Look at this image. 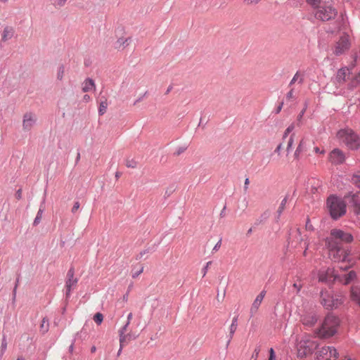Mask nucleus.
<instances>
[{"label": "nucleus", "mask_w": 360, "mask_h": 360, "mask_svg": "<svg viewBox=\"0 0 360 360\" xmlns=\"http://www.w3.org/2000/svg\"><path fill=\"white\" fill-rule=\"evenodd\" d=\"M340 324L338 317L333 314L327 315L321 327L316 330V333L320 338H330L335 335Z\"/></svg>", "instance_id": "obj_1"}, {"label": "nucleus", "mask_w": 360, "mask_h": 360, "mask_svg": "<svg viewBox=\"0 0 360 360\" xmlns=\"http://www.w3.org/2000/svg\"><path fill=\"white\" fill-rule=\"evenodd\" d=\"M326 207L330 217L334 219L345 216L347 212V205L342 199L337 196H330L326 200Z\"/></svg>", "instance_id": "obj_2"}, {"label": "nucleus", "mask_w": 360, "mask_h": 360, "mask_svg": "<svg viewBox=\"0 0 360 360\" xmlns=\"http://www.w3.org/2000/svg\"><path fill=\"white\" fill-rule=\"evenodd\" d=\"M326 244L328 248V255L331 259L335 262H345L347 259L348 253L345 249L343 248L342 245L340 242L336 241L335 239H333L332 233L326 239Z\"/></svg>", "instance_id": "obj_3"}, {"label": "nucleus", "mask_w": 360, "mask_h": 360, "mask_svg": "<svg viewBox=\"0 0 360 360\" xmlns=\"http://www.w3.org/2000/svg\"><path fill=\"white\" fill-rule=\"evenodd\" d=\"M338 139L345 143L349 148L356 150L360 146V136L352 129L345 128L341 129L337 134Z\"/></svg>", "instance_id": "obj_4"}, {"label": "nucleus", "mask_w": 360, "mask_h": 360, "mask_svg": "<svg viewBox=\"0 0 360 360\" xmlns=\"http://www.w3.org/2000/svg\"><path fill=\"white\" fill-rule=\"evenodd\" d=\"M317 342L313 340L309 335H304L297 344V354L301 358L311 354L317 347Z\"/></svg>", "instance_id": "obj_5"}, {"label": "nucleus", "mask_w": 360, "mask_h": 360, "mask_svg": "<svg viewBox=\"0 0 360 360\" xmlns=\"http://www.w3.org/2000/svg\"><path fill=\"white\" fill-rule=\"evenodd\" d=\"M343 297L340 295H334L332 292L322 291L321 293V302L327 309L338 307L343 302Z\"/></svg>", "instance_id": "obj_6"}, {"label": "nucleus", "mask_w": 360, "mask_h": 360, "mask_svg": "<svg viewBox=\"0 0 360 360\" xmlns=\"http://www.w3.org/2000/svg\"><path fill=\"white\" fill-rule=\"evenodd\" d=\"M337 14V10L332 5H324L319 6L315 13V17L319 20L328 21L335 18Z\"/></svg>", "instance_id": "obj_7"}, {"label": "nucleus", "mask_w": 360, "mask_h": 360, "mask_svg": "<svg viewBox=\"0 0 360 360\" xmlns=\"http://www.w3.org/2000/svg\"><path fill=\"white\" fill-rule=\"evenodd\" d=\"M315 355V360H336L338 358L339 353L335 347L325 345L318 349Z\"/></svg>", "instance_id": "obj_8"}, {"label": "nucleus", "mask_w": 360, "mask_h": 360, "mask_svg": "<svg viewBox=\"0 0 360 360\" xmlns=\"http://www.w3.org/2000/svg\"><path fill=\"white\" fill-rule=\"evenodd\" d=\"M350 45L351 42L349 35L343 34L340 37L338 41L335 44L333 53L337 56L342 55V53H344L347 49H349Z\"/></svg>", "instance_id": "obj_9"}, {"label": "nucleus", "mask_w": 360, "mask_h": 360, "mask_svg": "<svg viewBox=\"0 0 360 360\" xmlns=\"http://www.w3.org/2000/svg\"><path fill=\"white\" fill-rule=\"evenodd\" d=\"M333 238H335L338 242L351 243L354 240V237L351 233H346L342 229H334L330 231Z\"/></svg>", "instance_id": "obj_10"}, {"label": "nucleus", "mask_w": 360, "mask_h": 360, "mask_svg": "<svg viewBox=\"0 0 360 360\" xmlns=\"http://www.w3.org/2000/svg\"><path fill=\"white\" fill-rule=\"evenodd\" d=\"M336 278H338V276H336L333 268L322 269L320 270L319 273V281H327L328 283H330V281H335Z\"/></svg>", "instance_id": "obj_11"}, {"label": "nucleus", "mask_w": 360, "mask_h": 360, "mask_svg": "<svg viewBox=\"0 0 360 360\" xmlns=\"http://www.w3.org/2000/svg\"><path fill=\"white\" fill-rule=\"evenodd\" d=\"M36 122V117L31 112H27L23 116L22 129L24 131H28L32 129Z\"/></svg>", "instance_id": "obj_12"}, {"label": "nucleus", "mask_w": 360, "mask_h": 360, "mask_svg": "<svg viewBox=\"0 0 360 360\" xmlns=\"http://www.w3.org/2000/svg\"><path fill=\"white\" fill-rule=\"evenodd\" d=\"M77 283V279L74 277V271L72 270H70L68 273V280L65 283L67 297L70 295L72 290L76 287Z\"/></svg>", "instance_id": "obj_13"}, {"label": "nucleus", "mask_w": 360, "mask_h": 360, "mask_svg": "<svg viewBox=\"0 0 360 360\" xmlns=\"http://www.w3.org/2000/svg\"><path fill=\"white\" fill-rule=\"evenodd\" d=\"M330 160L331 162L339 165V163L344 162L345 154L340 149H334L330 153Z\"/></svg>", "instance_id": "obj_14"}, {"label": "nucleus", "mask_w": 360, "mask_h": 360, "mask_svg": "<svg viewBox=\"0 0 360 360\" xmlns=\"http://www.w3.org/2000/svg\"><path fill=\"white\" fill-rule=\"evenodd\" d=\"M266 291L262 290L259 294L257 295V297L254 300L251 307H250V313L255 314L257 313L259 307H260L264 297H265Z\"/></svg>", "instance_id": "obj_15"}, {"label": "nucleus", "mask_w": 360, "mask_h": 360, "mask_svg": "<svg viewBox=\"0 0 360 360\" xmlns=\"http://www.w3.org/2000/svg\"><path fill=\"white\" fill-rule=\"evenodd\" d=\"M301 322L304 326H313L317 322V316L315 314H306L301 318Z\"/></svg>", "instance_id": "obj_16"}, {"label": "nucleus", "mask_w": 360, "mask_h": 360, "mask_svg": "<svg viewBox=\"0 0 360 360\" xmlns=\"http://www.w3.org/2000/svg\"><path fill=\"white\" fill-rule=\"evenodd\" d=\"M15 30L13 27L10 26H6L4 27L2 34H1V40L3 41H6L11 39L14 35Z\"/></svg>", "instance_id": "obj_17"}, {"label": "nucleus", "mask_w": 360, "mask_h": 360, "mask_svg": "<svg viewBox=\"0 0 360 360\" xmlns=\"http://www.w3.org/2000/svg\"><path fill=\"white\" fill-rule=\"evenodd\" d=\"M351 299L360 307V287H352L351 289Z\"/></svg>", "instance_id": "obj_18"}, {"label": "nucleus", "mask_w": 360, "mask_h": 360, "mask_svg": "<svg viewBox=\"0 0 360 360\" xmlns=\"http://www.w3.org/2000/svg\"><path fill=\"white\" fill-rule=\"evenodd\" d=\"M130 39L129 37H120L116 41L115 47L117 49H124L129 45Z\"/></svg>", "instance_id": "obj_19"}, {"label": "nucleus", "mask_w": 360, "mask_h": 360, "mask_svg": "<svg viewBox=\"0 0 360 360\" xmlns=\"http://www.w3.org/2000/svg\"><path fill=\"white\" fill-rule=\"evenodd\" d=\"M96 88L94 82L91 79H86L82 84V91L84 92H88L94 90Z\"/></svg>", "instance_id": "obj_20"}, {"label": "nucleus", "mask_w": 360, "mask_h": 360, "mask_svg": "<svg viewBox=\"0 0 360 360\" xmlns=\"http://www.w3.org/2000/svg\"><path fill=\"white\" fill-rule=\"evenodd\" d=\"M176 186L175 184H170L168 186H165L163 191V198L167 199V198L170 197L171 195L175 191Z\"/></svg>", "instance_id": "obj_21"}, {"label": "nucleus", "mask_w": 360, "mask_h": 360, "mask_svg": "<svg viewBox=\"0 0 360 360\" xmlns=\"http://www.w3.org/2000/svg\"><path fill=\"white\" fill-rule=\"evenodd\" d=\"M349 73V70L347 68H341L337 73V79L338 81H345Z\"/></svg>", "instance_id": "obj_22"}, {"label": "nucleus", "mask_w": 360, "mask_h": 360, "mask_svg": "<svg viewBox=\"0 0 360 360\" xmlns=\"http://www.w3.org/2000/svg\"><path fill=\"white\" fill-rule=\"evenodd\" d=\"M352 181L353 184L360 188V172H356L352 176Z\"/></svg>", "instance_id": "obj_23"}, {"label": "nucleus", "mask_w": 360, "mask_h": 360, "mask_svg": "<svg viewBox=\"0 0 360 360\" xmlns=\"http://www.w3.org/2000/svg\"><path fill=\"white\" fill-rule=\"evenodd\" d=\"M125 165L128 168H136L138 165V162L134 158H127L125 160Z\"/></svg>", "instance_id": "obj_24"}, {"label": "nucleus", "mask_w": 360, "mask_h": 360, "mask_svg": "<svg viewBox=\"0 0 360 360\" xmlns=\"http://www.w3.org/2000/svg\"><path fill=\"white\" fill-rule=\"evenodd\" d=\"M296 81H299L300 83H303L304 82L303 76L299 72H297L295 75H294L292 79L290 82V85H292V84L295 83Z\"/></svg>", "instance_id": "obj_25"}, {"label": "nucleus", "mask_w": 360, "mask_h": 360, "mask_svg": "<svg viewBox=\"0 0 360 360\" xmlns=\"http://www.w3.org/2000/svg\"><path fill=\"white\" fill-rule=\"evenodd\" d=\"M126 330H127L126 326H124L120 330V351L122 349L123 344H124V342L126 340V335H124Z\"/></svg>", "instance_id": "obj_26"}, {"label": "nucleus", "mask_w": 360, "mask_h": 360, "mask_svg": "<svg viewBox=\"0 0 360 360\" xmlns=\"http://www.w3.org/2000/svg\"><path fill=\"white\" fill-rule=\"evenodd\" d=\"M356 274L354 271H350L348 274L346 275L345 278V284L347 285V283H349L352 279L355 278Z\"/></svg>", "instance_id": "obj_27"}, {"label": "nucleus", "mask_w": 360, "mask_h": 360, "mask_svg": "<svg viewBox=\"0 0 360 360\" xmlns=\"http://www.w3.org/2000/svg\"><path fill=\"white\" fill-rule=\"evenodd\" d=\"M306 2L309 4V6H312V8H316L317 10L320 6L321 0H306Z\"/></svg>", "instance_id": "obj_28"}, {"label": "nucleus", "mask_w": 360, "mask_h": 360, "mask_svg": "<svg viewBox=\"0 0 360 360\" xmlns=\"http://www.w3.org/2000/svg\"><path fill=\"white\" fill-rule=\"evenodd\" d=\"M304 139H301L298 146H297V148L295 153V158H298L300 154L301 153L302 150H303V146H304Z\"/></svg>", "instance_id": "obj_29"}, {"label": "nucleus", "mask_w": 360, "mask_h": 360, "mask_svg": "<svg viewBox=\"0 0 360 360\" xmlns=\"http://www.w3.org/2000/svg\"><path fill=\"white\" fill-rule=\"evenodd\" d=\"M68 0H51V4L56 7V8H60L63 7L66 1Z\"/></svg>", "instance_id": "obj_30"}, {"label": "nucleus", "mask_w": 360, "mask_h": 360, "mask_svg": "<svg viewBox=\"0 0 360 360\" xmlns=\"http://www.w3.org/2000/svg\"><path fill=\"white\" fill-rule=\"evenodd\" d=\"M360 83V74H356L354 76L352 77L350 85H352L353 87L354 86L358 85V84Z\"/></svg>", "instance_id": "obj_31"}, {"label": "nucleus", "mask_w": 360, "mask_h": 360, "mask_svg": "<svg viewBox=\"0 0 360 360\" xmlns=\"http://www.w3.org/2000/svg\"><path fill=\"white\" fill-rule=\"evenodd\" d=\"M237 321H238V319H236V317H234V319L232 321V323L230 326V333L231 335H233V334L234 333V332L236 331V330L237 328V326H238Z\"/></svg>", "instance_id": "obj_32"}, {"label": "nucleus", "mask_w": 360, "mask_h": 360, "mask_svg": "<svg viewBox=\"0 0 360 360\" xmlns=\"http://www.w3.org/2000/svg\"><path fill=\"white\" fill-rule=\"evenodd\" d=\"M107 107H108L107 101L105 100L104 101H102L100 103V106H99V113L101 115H103L106 111Z\"/></svg>", "instance_id": "obj_33"}, {"label": "nucleus", "mask_w": 360, "mask_h": 360, "mask_svg": "<svg viewBox=\"0 0 360 360\" xmlns=\"http://www.w3.org/2000/svg\"><path fill=\"white\" fill-rule=\"evenodd\" d=\"M103 320V316L101 313H96L94 316V321L97 324H101Z\"/></svg>", "instance_id": "obj_34"}, {"label": "nucleus", "mask_w": 360, "mask_h": 360, "mask_svg": "<svg viewBox=\"0 0 360 360\" xmlns=\"http://www.w3.org/2000/svg\"><path fill=\"white\" fill-rule=\"evenodd\" d=\"M295 129V124H290V125H289L288 127V128H286V129L285 130L284 133H283V139H285V137H287V136L288 134H290V132H292V131H293Z\"/></svg>", "instance_id": "obj_35"}, {"label": "nucleus", "mask_w": 360, "mask_h": 360, "mask_svg": "<svg viewBox=\"0 0 360 360\" xmlns=\"http://www.w3.org/2000/svg\"><path fill=\"white\" fill-rule=\"evenodd\" d=\"M64 68L63 66H60L57 72V79L59 80H62L63 76H64Z\"/></svg>", "instance_id": "obj_36"}, {"label": "nucleus", "mask_w": 360, "mask_h": 360, "mask_svg": "<svg viewBox=\"0 0 360 360\" xmlns=\"http://www.w3.org/2000/svg\"><path fill=\"white\" fill-rule=\"evenodd\" d=\"M286 202H287V200H286V198L283 199V200L281 201V204H280V207H278V212L279 213L283 212V210H284V209L285 208Z\"/></svg>", "instance_id": "obj_37"}, {"label": "nucleus", "mask_w": 360, "mask_h": 360, "mask_svg": "<svg viewBox=\"0 0 360 360\" xmlns=\"http://www.w3.org/2000/svg\"><path fill=\"white\" fill-rule=\"evenodd\" d=\"M269 358L267 360H276V356L274 352V349H272V347L270 348V349L269 351Z\"/></svg>", "instance_id": "obj_38"}, {"label": "nucleus", "mask_w": 360, "mask_h": 360, "mask_svg": "<svg viewBox=\"0 0 360 360\" xmlns=\"http://www.w3.org/2000/svg\"><path fill=\"white\" fill-rule=\"evenodd\" d=\"M294 137H295V134H292L290 135V139L288 140V146H287V150H290V149L293 146V143H294Z\"/></svg>", "instance_id": "obj_39"}, {"label": "nucleus", "mask_w": 360, "mask_h": 360, "mask_svg": "<svg viewBox=\"0 0 360 360\" xmlns=\"http://www.w3.org/2000/svg\"><path fill=\"white\" fill-rule=\"evenodd\" d=\"M210 264H212V262L211 261L207 262L206 265L202 269L201 271L202 274V276H205Z\"/></svg>", "instance_id": "obj_40"}, {"label": "nucleus", "mask_w": 360, "mask_h": 360, "mask_svg": "<svg viewBox=\"0 0 360 360\" xmlns=\"http://www.w3.org/2000/svg\"><path fill=\"white\" fill-rule=\"evenodd\" d=\"M286 98L288 99L290 101V99H293V98H295V94H294V91L293 89H290L287 95H286Z\"/></svg>", "instance_id": "obj_41"}, {"label": "nucleus", "mask_w": 360, "mask_h": 360, "mask_svg": "<svg viewBox=\"0 0 360 360\" xmlns=\"http://www.w3.org/2000/svg\"><path fill=\"white\" fill-rule=\"evenodd\" d=\"M186 150V147H179L176 149V150L175 151L174 154L175 155H180L181 154V153H184V150Z\"/></svg>", "instance_id": "obj_42"}, {"label": "nucleus", "mask_w": 360, "mask_h": 360, "mask_svg": "<svg viewBox=\"0 0 360 360\" xmlns=\"http://www.w3.org/2000/svg\"><path fill=\"white\" fill-rule=\"evenodd\" d=\"M6 347H7V343L6 342V340L5 338L3 339V341H2V344H1V353L4 354V351L6 350Z\"/></svg>", "instance_id": "obj_43"}, {"label": "nucleus", "mask_w": 360, "mask_h": 360, "mask_svg": "<svg viewBox=\"0 0 360 360\" xmlns=\"http://www.w3.org/2000/svg\"><path fill=\"white\" fill-rule=\"evenodd\" d=\"M79 208V202H75L72 208V212L74 213V212H77Z\"/></svg>", "instance_id": "obj_44"}, {"label": "nucleus", "mask_w": 360, "mask_h": 360, "mask_svg": "<svg viewBox=\"0 0 360 360\" xmlns=\"http://www.w3.org/2000/svg\"><path fill=\"white\" fill-rule=\"evenodd\" d=\"M221 245V240H219L217 244H215V245L212 248V250L213 251H217V250L219 249L220 246Z\"/></svg>", "instance_id": "obj_45"}, {"label": "nucleus", "mask_w": 360, "mask_h": 360, "mask_svg": "<svg viewBox=\"0 0 360 360\" xmlns=\"http://www.w3.org/2000/svg\"><path fill=\"white\" fill-rule=\"evenodd\" d=\"M260 0H245V4H258Z\"/></svg>", "instance_id": "obj_46"}, {"label": "nucleus", "mask_w": 360, "mask_h": 360, "mask_svg": "<svg viewBox=\"0 0 360 360\" xmlns=\"http://www.w3.org/2000/svg\"><path fill=\"white\" fill-rule=\"evenodd\" d=\"M354 59L355 62H357L358 60L360 61V49L359 50V51L357 53H354Z\"/></svg>", "instance_id": "obj_47"}, {"label": "nucleus", "mask_w": 360, "mask_h": 360, "mask_svg": "<svg viewBox=\"0 0 360 360\" xmlns=\"http://www.w3.org/2000/svg\"><path fill=\"white\" fill-rule=\"evenodd\" d=\"M293 287L296 290L297 292H300V290L302 288V285L301 284H297V283H294Z\"/></svg>", "instance_id": "obj_48"}, {"label": "nucleus", "mask_w": 360, "mask_h": 360, "mask_svg": "<svg viewBox=\"0 0 360 360\" xmlns=\"http://www.w3.org/2000/svg\"><path fill=\"white\" fill-rule=\"evenodd\" d=\"M143 271V267H141L139 270L133 273L132 276L134 278L138 276Z\"/></svg>", "instance_id": "obj_49"}, {"label": "nucleus", "mask_w": 360, "mask_h": 360, "mask_svg": "<svg viewBox=\"0 0 360 360\" xmlns=\"http://www.w3.org/2000/svg\"><path fill=\"white\" fill-rule=\"evenodd\" d=\"M305 112H306V109H302V110L299 114L298 120H302V118L303 117Z\"/></svg>", "instance_id": "obj_50"}, {"label": "nucleus", "mask_w": 360, "mask_h": 360, "mask_svg": "<svg viewBox=\"0 0 360 360\" xmlns=\"http://www.w3.org/2000/svg\"><path fill=\"white\" fill-rule=\"evenodd\" d=\"M132 319V314L131 313H129L128 316H127V323H126V325L124 326H126V328L127 327V326L129 324V322H130V320Z\"/></svg>", "instance_id": "obj_51"}, {"label": "nucleus", "mask_w": 360, "mask_h": 360, "mask_svg": "<svg viewBox=\"0 0 360 360\" xmlns=\"http://www.w3.org/2000/svg\"><path fill=\"white\" fill-rule=\"evenodd\" d=\"M249 184H250V179H246L245 180V189H248Z\"/></svg>", "instance_id": "obj_52"}, {"label": "nucleus", "mask_w": 360, "mask_h": 360, "mask_svg": "<svg viewBox=\"0 0 360 360\" xmlns=\"http://www.w3.org/2000/svg\"><path fill=\"white\" fill-rule=\"evenodd\" d=\"M83 100L85 102H89L91 100V98H90V96L89 95H84V97H83Z\"/></svg>", "instance_id": "obj_53"}, {"label": "nucleus", "mask_w": 360, "mask_h": 360, "mask_svg": "<svg viewBox=\"0 0 360 360\" xmlns=\"http://www.w3.org/2000/svg\"><path fill=\"white\" fill-rule=\"evenodd\" d=\"M314 151L315 153H324V151H321V150L319 147L314 148Z\"/></svg>", "instance_id": "obj_54"}, {"label": "nucleus", "mask_w": 360, "mask_h": 360, "mask_svg": "<svg viewBox=\"0 0 360 360\" xmlns=\"http://www.w3.org/2000/svg\"><path fill=\"white\" fill-rule=\"evenodd\" d=\"M41 212V210L39 211L37 216L36 219H34V224H37L38 222V221L39 220V214H40Z\"/></svg>", "instance_id": "obj_55"}, {"label": "nucleus", "mask_w": 360, "mask_h": 360, "mask_svg": "<svg viewBox=\"0 0 360 360\" xmlns=\"http://www.w3.org/2000/svg\"><path fill=\"white\" fill-rule=\"evenodd\" d=\"M21 193H22L21 189H19V190L17 191L16 195H17V198H21Z\"/></svg>", "instance_id": "obj_56"}, {"label": "nucleus", "mask_w": 360, "mask_h": 360, "mask_svg": "<svg viewBox=\"0 0 360 360\" xmlns=\"http://www.w3.org/2000/svg\"><path fill=\"white\" fill-rule=\"evenodd\" d=\"M281 146H282L281 143H279V145H278V146L276 148L275 151L276 152H279V150L281 148Z\"/></svg>", "instance_id": "obj_57"}, {"label": "nucleus", "mask_w": 360, "mask_h": 360, "mask_svg": "<svg viewBox=\"0 0 360 360\" xmlns=\"http://www.w3.org/2000/svg\"><path fill=\"white\" fill-rule=\"evenodd\" d=\"M282 107H283V103H281V104L279 105V107H278V108L277 111H278V112H280V111H281V108H282Z\"/></svg>", "instance_id": "obj_58"}, {"label": "nucleus", "mask_w": 360, "mask_h": 360, "mask_svg": "<svg viewBox=\"0 0 360 360\" xmlns=\"http://www.w3.org/2000/svg\"><path fill=\"white\" fill-rule=\"evenodd\" d=\"M307 248H306V250L304 251L303 255H304V256H306V255H307Z\"/></svg>", "instance_id": "obj_59"}, {"label": "nucleus", "mask_w": 360, "mask_h": 360, "mask_svg": "<svg viewBox=\"0 0 360 360\" xmlns=\"http://www.w3.org/2000/svg\"><path fill=\"white\" fill-rule=\"evenodd\" d=\"M340 268L341 269H347V266H340Z\"/></svg>", "instance_id": "obj_60"}, {"label": "nucleus", "mask_w": 360, "mask_h": 360, "mask_svg": "<svg viewBox=\"0 0 360 360\" xmlns=\"http://www.w3.org/2000/svg\"><path fill=\"white\" fill-rule=\"evenodd\" d=\"M95 350H96V347H92V348H91V352H95Z\"/></svg>", "instance_id": "obj_61"}, {"label": "nucleus", "mask_w": 360, "mask_h": 360, "mask_svg": "<svg viewBox=\"0 0 360 360\" xmlns=\"http://www.w3.org/2000/svg\"><path fill=\"white\" fill-rule=\"evenodd\" d=\"M259 351H257V349H255V354H256V355H257V354H259Z\"/></svg>", "instance_id": "obj_62"}, {"label": "nucleus", "mask_w": 360, "mask_h": 360, "mask_svg": "<svg viewBox=\"0 0 360 360\" xmlns=\"http://www.w3.org/2000/svg\"><path fill=\"white\" fill-rule=\"evenodd\" d=\"M17 360H25V359H23V358H18Z\"/></svg>", "instance_id": "obj_63"}, {"label": "nucleus", "mask_w": 360, "mask_h": 360, "mask_svg": "<svg viewBox=\"0 0 360 360\" xmlns=\"http://www.w3.org/2000/svg\"><path fill=\"white\" fill-rule=\"evenodd\" d=\"M115 176H116L117 178H118V177H119V174H118V173H117V174H116V175H115Z\"/></svg>", "instance_id": "obj_64"}]
</instances>
